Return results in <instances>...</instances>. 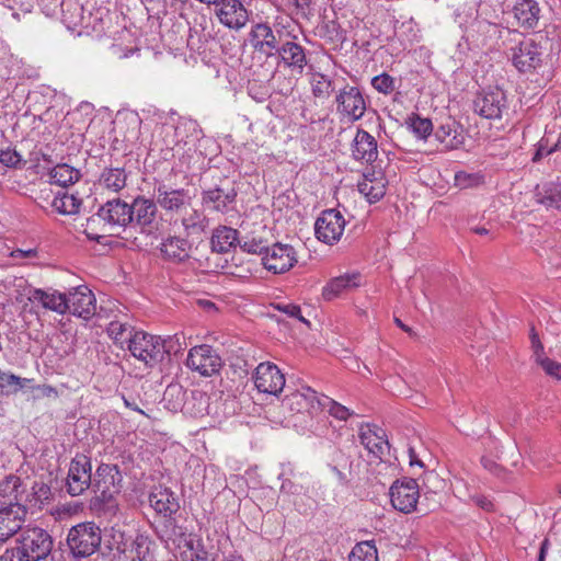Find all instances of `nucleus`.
<instances>
[{
  "mask_svg": "<svg viewBox=\"0 0 561 561\" xmlns=\"http://www.w3.org/2000/svg\"><path fill=\"white\" fill-rule=\"evenodd\" d=\"M16 547L11 551L18 561H41L51 551L50 535L39 527H28L21 531Z\"/></svg>",
  "mask_w": 561,
  "mask_h": 561,
  "instance_id": "1",
  "label": "nucleus"
},
{
  "mask_svg": "<svg viewBox=\"0 0 561 561\" xmlns=\"http://www.w3.org/2000/svg\"><path fill=\"white\" fill-rule=\"evenodd\" d=\"M165 343L167 341L158 335L138 330L127 350L146 366L154 367L163 360L165 353L169 352Z\"/></svg>",
  "mask_w": 561,
  "mask_h": 561,
  "instance_id": "2",
  "label": "nucleus"
},
{
  "mask_svg": "<svg viewBox=\"0 0 561 561\" xmlns=\"http://www.w3.org/2000/svg\"><path fill=\"white\" fill-rule=\"evenodd\" d=\"M343 82L335 94L336 112L348 122L359 121L365 115L368 102L358 87Z\"/></svg>",
  "mask_w": 561,
  "mask_h": 561,
  "instance_id": "3",
  "label": "nucleus"
},
{
  "mask_svg": "<svg viewBox=\"0 0 561 561\" xmlns=\"http://www.w3.org/2000/svg\"><path fill=\"white\" fill-rule=\"evenodd\" d=\"M67 542L75 557L91 556L101 543V529L93 522L78 524L69 530Z\"/></svg>",
  "mask_w": 561,
  "mask_h": 561,
  "instance_id": "4",
  "label": "nucleus"
},
{
  "mask_svg": "<svg viewBox=\"0 0 561 561\" xmlns=\"http://www.w3.org/2000/svg\"><path fill=\"white\" fill-rule=\"evenodd\" d=\"M96 215L110 231L114 232L117 229H123V231L126 233L124 239H134V241L137 240V238L134 237L129 230L130 222L134 220V217L130 205L126 202L119 198L108 201L100 207Z\"/></svg>",
  "mask_w": 561,
  "mask_h": 561,
  "instance_id": "5",
  "label": "nucleus"
},
{
  "mask_svg": "<svg viewBox=\"0 0 561 561\" xmlns=\"http://www.w3.org/2000/svg\"><path fill=\"white\" fill-rule=\"evenodd\" d=\"M168 540H172L178 548L181 561H215L216 559L201 538L193 534H185L180 527H173Z\"/></svg>",
  "mask_w": 561,
  "mask_h": 561,
  "instance_id": "6",
  "label": "nucleus"
},
{
  "mask_svg": "<svg viewBox=\"0 0 561 561\" xmlns=\"http://www.w3.org/2000/svg\"><path fill=\"white\" fill-rule=\"evenodd\" d=\"M153 198L158 206L171 216H179L193 204V196L188 190L174 188L164 183L153 187Z\"/></svg>",
  "mask_w": 561,
  "mask_h": 561,
  "instance_id": "7",
  "label": "nucleus"
},
{
  "mask_svg": "<svg viewBox=\"0 0 561 561\" xmlns=\"http://www.w3.org/2000/svg\"><path fill=\"white\" fill-rule=\"evenodd\" d=\"M507 111L506 94L497 87L482 90L473 100V112L485 119H501Z\"/></svg>",
  "mask_w": 561,
  "mask_h": 561,
  "instance_id": "8",
  "label": "nucleus"
},
{
  "mask_svg": "<svg viewBox=\"0 0 561 561\" xmlns=\"http://www.w3.org/2000/svg\"><path fill=\"white\" fill-rule=\"evenodd\" d=\"M123 476L117 465L102 463L98 467L92 489L98 499L107 503L121 492Z\"/></svg>",
  "mask_w": 561,
  "mask_h": 561,
  "instance_id": "9",
  "label": "nucleus"
},
{
  "mask_svg": "<svg viewBox=\"0 0 561 561\" xmlns=\"http://www.w3.org/2000/svg\"><path fill=\"white\" fill-rule=\"evenodd\" d=\"M157 207L154 198L149 199L144 196H138L133 201L130 208L133 210L134 220L130 222V233L133 231L139 232L145 236L153 234L158 229L157 222Z\"/></svg>",
  "mask_w": 561,
  "mask_h": 561,
  "instance_id": "10",
  "label": "nucleus"
},
{
  "mask_svg": "<svg viewBox=\"0 0 561 561\" xmlns=\"http://www.w3.org/2000/svg\"><path fill=\"white\" fill-rule=\"evenodd\" d=\"M186 366L201 376L209 377L219 373L222 360L216 350L209 345L202 344L190 350Z\"/></svg>",
  "mask_w": 561,
  "mask_h": 561,
  "instance_id": "11",
  "label": "nucleus"
},
{
  "mask_svg": "<svg viewBox=\"0 0 561 561\" xmlns=\"http://www.w3.org/2000/svg\"><path fill=\"white\" fill-rule=\"evenodd\" d=\"M346 220L336 209H327L321 213L314 224V233L319 241L334 244L340 241L345 229Z\"/></svg>",
  "mask_w": 561,
  "mask_h": 561,
  "instance_id": "12",
  "label": "nucleus"
},
{
  "mask_svg": "<svg viewBox=\"0 0 561 561\" xmlns=\"http://www.w3.org/2000/svg\"><path fill=\"white\" fill-rule=\"evenodd\" d=\"M91 471V461L84 455H77L70 461L67 477V491L71 496H78L90 486L92 488Z\"/></svg>",
  "mask_w": 561,
  "mask_h": 561,
  "instance_id": "13",
  "label": "nucleus"
},
{
  "mask_svg": "<svg viewBox=\"0 0 561 561\" xmlns=\"http://www.w3.org/2000/svg\"><path fill=\"white\" fill-rule=\"evenodd\" d=\"M67 312L82 318L91 319L96 313V299L92 290L84 286H77L66 293Z\"/></svg>",
  "mask_w": 561,
  "mask_h": 561,
  "instance_id": "14",
  "label": "nucleus"
},
{
  "mask_svg": "<svg viewBox=\"0 0 561 561\" xmlns=\"http://www.w3.org/2000/svg\"><path fill=\"white\" fill-rule=\"evenodd\" d=\"M264 267L274 274L289 271L297 263V253L290 244L274 243L262 256Z\"/></svg>",
  "mask_w": 561,
  "mask_h": 561,
  "instance_id": "15",
  "label": "nucleus"
},
{
  "mask_svg": "<svg viewBox=\"0 0 561 561\" xmlns=\"http://www.w3.org/2000/svg\"><path fill=\"white\" fill-rule=\"evenodd\" d=\"M420 497L419 484L414 479L396 481L390 488L392 506L405 514L413 512Z\"/></svg>",
  "mask_w": 561,
  "mask_h": 561,
  "instance_id": "16",
  "label": "nucleus"
},
{
  "mask_svg": "<svg viewBox=\"0 0 561 561\" xmlns=\"http://www.w3.org/2000/svg\"><path fill=\"white\" fill-rule=\"evenodd\" d=\"M256 389L262 393L277 396L285 387V376L270 362L259 364L253 375Z\"/></svg>",
  "mask_w": 561,
  "mask_h": 561,
  "instance_id": "17",
  "label": "nucleus"
},
{
  "mask_svg": "<svg viewBox=\"0 0 561 561\" xmlns=\"http://www.w3.org/2000/svg\"><path fill=\"white\" fill-rule=\"evenodd\" d=\"M283 408L293 413L312 414L321 409V400L313 389L308 386H301L285 396Z\"/></svg>",
  "mask_w": 561,
  "mask_h": 561,
  "instance_id": "18",
  "label": "nucleus"
},
{
  "mask_svg": "<svg viewBox=\"0 0 561 561\" xmlns=\"http://www.w3.org/2000/svg\"><path fill=\"white\" fill-rule=\"evenodd\" d=\"M26 513V506L22 503H11L0 508V541H7L22 528Z\"/></svg>",
  "mask_w": 561,
  "mask_h": 561,
  "instance_id": "19",
  "label": "nucleus"
},
{
  "mask_svg": "<svg viewBox=\"0 0 561 561\" xmlns=\"http://www.w3.org/2000/svg\"><path fill=\"white\" fill-rule=\"evenodd\" d=\"M216 14L221 24L229 28H242L249 19L248 11L240 0H217Z\"/></svg>",
  "mask_w": 561,
  "mask_h": 561,
  "instance_id": "20",
  "label": "nucleus"
},
{
  "mask_svg": "<svg viewBox=\"0 0 561 561\" xmlns=\"http://www.w3.org/2000/svg\"><path fill=\"white\" fill-rule=\"evenodd\" d=\"M541 48L531 39L523 41L512 49L513 65L520 71L527 72L541 64Z\"/></svg>",
  "mask_w": 561,
  "mask_h": 561,
  "instance_id": "21",
  "label": "nucleus"
},
{
  "mask_svg": "<svg viewBox=\"0 0 561 561\" xmlns=\"http://www.w3.org/2000/svg\"><path fill=\"white\" fill-rule=\"evenodd\" d=\"M250 39L253 48L266 57L274 56L280 47L275 33L266 23L255 24L250 32Z\"/></svg>",
  "mask_w": 561,
  "mask_h": 561,
  "instance_id": "22",
  "label": "nucleus"
},
{
  "mask_svg": "<svg viewBox=\"0 0 561 561\" xmlns=\"http://www.w3.org/2000/svg\"><path fill=\"white\" fill-rule=\"evenodd\" d=\"M192 243L187 238L168 236L162 239L159 250L163 260L172 263H184L190 259Z\"/></svg>",
  "mask_w": 561,
  "mask_h": 561,
  "instance_id": "23",
  "label": "nucleus"
},
{
  "mask_svg": "<svg viewBox=\"0 0 561 561\" xmlns=\"http://www.w3.org/2000/svg\"><path fill=\"white\" fill-rule=\"evenodd\" d=\"M352 157L359 162L373 163L378 158V146L374 136L358 129L351 147Z\"/></svg>",
  "mask_w": 561,
  "mask_h": 561,
  "instance_id": "24",
  "label": "nucleus"
},
{
  "mask_svg": "<svg viewBox=\"0 0 561 561\" xmlns=\"http://www.w3.org/2000/svg\"><path fill=\"white\" fill-rule=\"evenodd\" d=\"M358 436L360 444L375 457L381 458L388 448V442L385 439L383 430L376 425H360Z\"/></svg>",
  "mask_w": 561,
  "mask_h": 561,
  "instance_id": "25",
  "label": "nucleus"
},
{
  "mask_svg": "<svg viewBox=\"0 0 561 561\" xmlns=\"http://www.w3.org/2000/svg\"><path fill=\"white\" fill-rule=\"evenodd\" d=\"M237 192L233 187H215L202 193V202L209 209L226 214L236 202Z\"/></svg>",
  "mask_w": 561,
  "mask_h": 561,
  "instance_id": "26",
  "label": "nucleus"
},
{
  "mask_svg": "<svg viewBox=\"0 0 561 561\" xmlns=\"http://www.w3.org/2000/svg\"><path fill=\"white\" fill-rule=\"evenodd\" d=\"M28 300L58 314L67 313L66 293H60L56 289L44 290L35 288L30 291Z\"/></svg>",
  "mask_w": 561,
  "mask_h": 561,
  "instance_id": "27",
  "label": "nucleus"
},
{
  "mask_svg": "<svg viewBox=\"0 0 561 561\" xmlns=\"http://www.w3.org/2000/svg\"><path fill=\"white\" fill-rule=\"evenodd\" d=\"M150 506L160 515L170 517L180 507L176 495L168 488H156L149 495Z\"/></svg>",
  "mask_w": 561,
  "mask_h": 561,
  "instance_id": "28",
  "label": "nucleus"
},
{
  "mask_svg": "<svg viewBox=\"0 0 561 561\" xmlns=\"http://www.w3.org/2000/svg\"><path fill=\"white\" fill-rule=\"evenodd\" d=\"M360 275L358 273H347L332 278L322 289V297L325 300H332L340 295L350 291L360 285Z\"/></svg>",
  "mask_w": 561,
  "mask_h": 561,
  "instance_id": "29",
  "label": "nucleus"
},
{
  "mask_svg": "<svg viewBox=\"0 0 561 561\" xmlns=\"http://www.w3.org/2000/svg\"><path fill=\"white\" fill-rule=\"evenodd\" d=\"M434 136L448 150L457 149L465 140L461 126L451 119L442 123L436 128Z\"/></svg>",
  "mask_w": 561,
  "mask_h": 561,
  "instance_id": "30",
  "label": "nucleus"
},
{
  "mask_svg": "<svg viewBox=\"0 0 561 561\" xmlns=\"http://www.w3.org/2000/svg\"><path fill=\"white\" fill-rule=\"evenodd\" d=\"M276 54L287 67L298 73H302L304 68L307 65V58L302 46L288 41L280 45Z\"/></svg>",
  "mask_w": 561,
  "mask_h": 561,
  "instance_id": "31",
  "label": "nucleus"
},
{
  "mask_svg": "<svg viewBox=\"0 0 561 561\" xmlns=\"http://www.w3.org/2000/svg\"><path fill=\"white\" fill-rule=\"evenodd\" d=\"M179 217L186 236L202 234L209 226V220L204 211L194 208L192 204L191 208L185 209Z\"/></svg>",
  "mask_w": 561,
  "mask_h": 561,
  "instance_id": "32",
  "label": "nucleus"
},
{
  "mask_svg": "<svg viewBox=\"0 0 561 561\" xmlns=\"http://www.w3.org/2000/svg\"><path fill=\"white\" fill-rule=\"evenodd\" d=\"M25 486L22 480L16 476H9L0 483V504L2 506L11 503L24 502Z\"/></svg>",
  "mask_w": 561,
  "mask_h": 561,
  "instance_id": "33",
  "label": "nucleus"
},
{
  "mask_svg": "<svg viewBox=\"0 0 561 561\" xmlns=\"http://www.w3.org/2000/svg\"><path fill=\"white\" fill-rule=\"evenodd\" d=\"M358 191L370 203L377 202L386 194V184L383 176L375 172L364 174V179L358 183Z\"/></svg>",
  "mask_w": 561,
  "mask_h": 561,
  "instance_id": "34",
  "label": "nucleus"
},
{
  "mask_svg": "<svg viewBox=\"0 0 561 561\" xmlns=\"http://www.w3.org/2000/svg\"><path fill=\"white\" fill-rule=\"evenodd\" d=\"M238 230L219 226L214 229L210 238L211 250L217 253H227L238 243Z\"/></svg>",
  "mask_w": 561,
  "mask_h": 561,
  "instance_id": "35",
  "label": "nucleus"
},
{
  "mask_svg": "<svg viewBox=\"0 0 561 561\" xmlns=\"http://www.w3.org/2000/svg\"><path fill=\"white\" fill-rule=\"evenodd\" d=\"M127 183V173L124 168H105L98 181L100 188L111 193L121 192Z\"/></svg>",
  "mask_w": 561,
  "mask_h": 561,
  "instance_id": "36",
  "label": "nucleus"
},
{
  "mask_svg": "<svg viewBox=\"0 0 561 561\" xmlns=\"http://www.w3.org/2000/svg\"><path fill=\"white\" fill-rule=\"evenodd\" d=\"M61 21L69 30H76L79 26H88L84 20L83 7L76 0H62Z\"/></svg>",
  "mask_w": 561,
  "mask_h": 561,
  "instance_id": "37",
  "label": "nucleus"
},
{
  "mask_svg": "<svg viewBox=\"0 0 561 561\" xmlns=\"http://www.w3.org/2000/svg\"><path fill=\"white\" fill-rule=\"evenodd\" d=\"M540 9L535 0H519L514 5V15L518 23L525 27H534L539 20Z\"/></svg>",
  "mask_w": 561,
  "mask_h": 561,
  "instance_id": "38",
  "label": "nucleus"
},
{
  "mask_svg": "<svg viewBox=\"0 0 561 561\" xmlns=\"http://www.w3.org/2000/svg\"><path fill=\"white\" fill-rule=\"evenodd\" d=\"M535 198L538 204L547 209H557L561 211V182L547 183L542 187H537Z\"/></svg>",
  "mask_w": 561,
  "mask_h": 561,
  "instance_id": "39",
  "label": "nucleus"
},
{
  "mask_svg": "<svg viewBox=\"0 0 561 561\" xmlns=\"http://www.w3.org/2000/svg\"><path fill=\"white\" fill-rule=\"evenodd\" d=\"M82 201L75 194L58 191L50 202L51 208L60 215H76L79 213Z\"/></svg>",
  "mask_w": 561,
  "mask_h": 561,
  "instance_id": "40",
  "label": "nucleus"
},
{
  "mask_svg": "<svg viewBox=\"0 0 561 561\" xmlns=\"http://www.w3.org/2000/svg\"><path fill=\"white\" fill-rule=\"evenodd\" d=\"M561 150V128L553 125L550 127L538 144V149L533 158L534 161L554 151Z\"/></svg>",
  "mask_w": 561,
  "mask_h": 561,
  "instance_id": "41",
  "label": "nucleus"
},
{
  "mask_svg": "<svg viewBox=\"0 0 561 561\" xmlns=\"http://www.w3.org/2000/svg\"><path fill=\"white\" fill-rule=\"evenodd\" d=\"M138 332L134 327L121 321H112L107 327V334L121 348H128L134 335Z\"/></svg>",
  "mask_w": 561,
  "mask_h": 561,
  "instance_id": "42",
  "label": "nucleus"
},
{
  "mask_svg": "<svg viewBox=\"0 0 561 561\" xmlns=\"http://www.w3.org/2000/svg\"><path fill=\"white\" fill-rule=\"evenodd\" d=\"M80 176V171L67 163L57 164L49 172L51 183L61 187L75 184L79 181Z\"/></svg>",
  "mask_w": 561,
  "mask_h": 561,
  "instance_id": "43",
  "label": "nucleus"
},
{
  "mask_svg": "<svg viewBox=\"0 0 561 561\" xmlns=\"http://www.w3.org/2000/svg\"><path fill=\"white\" fill-rule=\"evenodd\" d=\"M310 83L313 95L319 99H327L333 91L337 90L335 81L322 73H313Z\"/></svg>",
  "mask_w": 561,
  "mask_h": 561,
  "instance_id": "44",
  "label": "nucleus"
},
{
  "mask_svg": "<svg viewBox=\"0 0 561 561\" xmlns=\"http://www.w3.org/2000/svg\"><path fill=\"white\" fill-rule=\"evenodd\" d=\"M348 561H379L376 546L373 541L356 543L348 556Z\"/></svg>",
  "mask_w": 561,
  "mask_h": 561,
  "instance_id": "45",
  "label": "nucleus"
},
{
  "mask_svg": "<svg viewBox=\"0 0 561 561\" xmlns=\"http://www.w3.org/2000/svg\"><path fill=\"white\" fill-rule=\"evenodd\" d=\"M151 540L148 536L138 534L129 548L131 561H149Z\"/></svg>",
  "mask_w": 561,
  "mask_h": 561,
  "instance_id": "46",
  "label": "nucleus"
},
{
  "mask_svg": "<svg viewBox=\"0 0 561 561\" xmlns=\"http://www.w3.org/2000/svg\"><path fill=\"white\" fill-rule=\"evenodd\" d=\"M50 496V488L43 481H35L32 485L31 493H24L23 504L32 506L43 505Z\"/></svg>",
  "mask_w": 561,
  "mask_h": 561,
  "instance_id": "47",
  "label": "nucleus"
},
{
  "mask_svg": "<svg viewBox=\"0 0 561 561\" xmlns=\"http://www.w3.org/2000/svg\"><path fill=\"white\" fill-rule=\"evenodd\" d=\"M278 478L282 480V492L295 494L301 491V485L293 481V479L296 478V472L291 463L282 465V471Z\"/></svg>",
  "mask_w": 561,
  "mask_h": 561,
  "instance_id": "48",
  "label": "nucleus"
},
{
  "mask_svg": "<svg viewBox=\"0 0 561 561\" xmlns=\"http://www.w3.org/2000/svg\"><path fill=\"white\" fill-rule=\"evenodd\" d=\"M455 185L460 190L473 188L484 183V176L479 172L459 171L454 176Z\"/></svg>",
  "mask_w": 561,
  "mask_h": 561,
  "instance_id": "49",
  "label": "nucleus"
},
{
  "mask_svg": "<svg viewBox=\"0 0 561 561\" xmlns=\"http://www.w3.org/2000/svg\"><path fill=\"white\" fill-rule=\"evenodd\" d=\"M321 408H327L330 415L340 421H346L353 415V412L348 408L328 397H324L323 400H321Z\"/></svg>",
  "mask_w": 561,
  "mask_h": 561,
  "instance_id": "50",
  "label": "nucleus"
},
{
  "mask_svg": "<svg viewBox=\"0 0 561 561\" xmlns=\"http://www.w3.org/2000/svg\"><path fill=\"white\" fill-rule=\"evenodd\" d=\"M19 376L10 371L0 369V392L4 396H10L19 392L18 389Z\"/></svg>",
  "mask_w": 561,
  "mask_h": 561,
  "instance_id": "51",
  "label": "nucleus"
},
{
  "mask_svg": "<svg viewBox=\"0 0 561 561\" xmlns=\"http://www.w3.org/2000/svg\"><path fill=\"white\" fill-rule=\"evenodd\" d=\"M371 85L379 93L390 94L396 89V79L383 72L371 79Z\"/></svg>",
  "mask_w": 561,
  "mask_h": 561,
  "instance_id": "52",
  "label": "nucleus"
},
{
  "mask_svg": "<svg viewBox=\"0 0 561 561\" xmlns=\"http://www.w3.org/2000/svg\"><path fill=\"white\" fill-rule=\"evenodd\" d=\"M410 127L412 131L422 139H425L433 131V124L428 118L413 116L410 118Z\"/></svg>",
  "mask_w": 561,
  "mask_h": 561,
  "instance_id": "53",
  "label": "nucleus"
},
{
  "mask_svg": "<svg viewBox=\"0 0 561 561\" xmlns=\"http://www.w3.org/2000/svg\"><path fill=\"white\" fill-rule=\"evenodd\" d=\"M274 309L284 313L288 318L297 319L302 323L309 324V322L301 314L299 306L289 302H277L272 305Z\"/></svg>",
  "mask_w": 561,
  "mask_h": 561,
  "instance_id": "54",
  "label": "nucleus"
},
{
  "mask_svg": "<svg viewBox=\"0 0 561 561\" xmlns=\"http://www.w3.org/2000/svg\"><path fill=\"white\" fill-rule=\"evenodd\" d=\"M538 365L545 370L547 375L553 377L556 379H561V364L545 356V354H539L538 356Z\"/></svg>",
  "mask_w": 561,
  "mask_h": 561,
  "instance_id": "55",
  "label": "nucleus"
},
{
  "mask_svg": "<svg viewBox=\"0 0 561 561\" xmlns=\"http://www.w3.org/2000/svg\"><path fill=\"white\" fill-rule=\"evenodd\" d=\"M22 162L21 154L14 149L0 150V163L7 168H20Z\"/></svg>",
  "mask_w": 561,
  "mask_h": 561,
  "instance_id": "56",
  "label": "nucleus"
},
{
  "mask_svg": "<svg viewBox=\"0 0 561 561\" xmlns=\"http://www.w3.org/2000/svg\"><path fill=\"white\" fill-rule=\"evenodd\" d=\"M423 488L428 492L437 493L444 489V481L434 471H428L423 478Z\"/></svg>",
  "mask_w": 561,
  "mask_h": 561,
  "instance_id": "57",
  "label": "nucleus"
},
{
  "mask_svg": "<svg viewBox=\"0 0 561 561\" xmlns=\"http://www.w3.org/2000/svg\"><path fill=\"white\" fill-rule=\"evenodd\" d=\"M240 247L244 252L251 254H259L261 256L265 254V250L267 249V245L264 243L262 239L255 238L245 240L243 243L240 244Z\"/></svg>",
  "mask_w": 561,
  "mask_h": 561,
  "instance_id": "58",
  "label": "nucleus"
},
{
  "mask_svg": "<svg viewBox=\"0 0 561 561\" xmlns=\"http://www.w3.org/2000/svg\"><path fill=\"white\" fill-rule=\"evenodd\" d=\"M470 500L473 504H476L485 512H492L494 510L493 502L485 495L474 494L470 496Z\"/></svg>",
  "mask_w": 561,
  "mask_h": 561,
  "instance_id": "59",
  "label": "nucleus"
},
{
  "mask_svg": "<svg viewBox=\"0 0 561 561\" xmlns=\"http://www.w3.org/2000/svg\"><path fill=\"white\" fill-rule=\"evenodd\" d=\"M32 389L36 391L37 398H49L57 396V390L50 385H37L32 387Z\"/></svg>",
  "mask_w": 561,
  "mask_h": 561,
  "instance_id": "60",
  "label": "nucleus"
},
{
  "mask_svg": "<svg viewBox=\"0 0 561 561\" xmlns=\"http://www.w3.org/2000/svg\"><path fill=\"white\" fill-rule=\"evenodd\" d=\"M481 462H482V466L484 467V469H486L488 471H490L491 473H493L497 477H500L501 473L503 472L502 467L490 458L483 457L481 459Z\"/></svg>",
  "mask_w": 561,
  "mask_h": 561,
  "instance_id": "61",
  "label": "nucleus"
},
{
  "mask_svg": "<svg viewBox=\"0 0 561 561\" xmlns=\"http://www.w3.org/2000/svg\"><path fill=\"white\" fill-rule=\"evenodd\" d=\"M35 255H36V251L33 249H30L27 251L15 250L12 252L13 257H33Z\"/></svg>",
  "mask_w": 561,
  "mask_h": 561,
  "instance_id": "62",
  "label": "nucleus"
},
{
  "mask_svg": "<svg viewBox=\"0 0 561 561\" xmlns=\"http://www.w3.org/2000/svg\"><path fill=\"white\" fill-rule=\"evenodd\" d=\"M533 350H534V357L536 363H538V356L539 354H543V345L540 342V340H536L531 343Z\"/></svg>",
  "mask_w": 561,
  "mask_h": 561,
  "instance_id": "63",
  "label": "nucleus"
},
{
  "mask_svg": "<svg viewBox=\"0 0 561 561\" xmlns=\"http://www.w3.org/2000/svg\"><path fill=\"white\" fill-rule=\"evenodd\" d=\"M124 399V403L127 408L142 414V415H147L137 404H135V402H131L129 401L127 398H123Z\"/></svg>",
  "mask_w": 561,
  "mask_h": 561,
  "instance_id": "64",
  "label": "nucleus"
}]
</instances>
